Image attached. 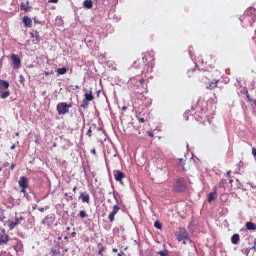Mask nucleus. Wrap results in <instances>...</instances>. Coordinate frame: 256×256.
I'll list each match as a JSON object with an SVG mask.
<instances>
[{
    "instance_id": "obj_11",
    "label": "nucleus",
    "mask_w": 256,
    "mask_h": 256,
    "mask_svg": "<svg viewBox=\"0 0 256 256\" xmlns=\"http://www.w3.org/2000/svg\"><path fill=\"white\" fill-rule=\"evenodd\" d=\"M120 208L117 206H114L112 212L108 216V220H110V222H113L114 220V216L116 214L118 213L120 211Z\"/></svg>"
},
{
    "instance_id": "obj_6",
    "label": "nucleus",
    "mask_w": 256,
    "mask_h": 256,
    "mask_svg": "<svg viewBox=\"0 0 256 256\" xmlns=\"http://www.w3.org/2000/svg\"><path fill=\"white\" fill-rule=\"evenodd\" d=\"M11 58L14 63V69H19L21 66V60L20 58L15 54H12Z\"/></svg>"
},
{
    "instance_id": "obj_2",
    "label": "nucleus",
    "mask_w": 256,
    "mask_h": 256,
    "mask_svg": "<svg viewBox=\"0 0 256 256\" xmlns=\"http://www.w3.org/2000/svg\"><path fill=\"white\" fill-rule=\"evenodd\" d=\"M186 188L185 180L184 178H180L176 180L174 190L176 192H183L186 190Z\"/></svg>"
},
{
    "instance_id": "obj_8",
    "label": "nucleus",
    "mask_w": 256,
    "mask_h": 256,
    "mask_svg": "<svg viewBox=\"0 0 256 256\" xmlns=\"http://www.w3.org/2000/svg\"><path fill=\"white\" fill-rule=\"evenodd\" d=\"M94 99V97L92 94V92L86 93L84 94V99L83 100V104L82 106L84 108H86L88 106V102H91Z\"/></svg>"
},
{
    "instance_id": "obj_25",
    "label": "nucleus",
    "mask_w": 256,
    "mask_h": 256,
    "mask_svg": "<svg viewBox=\"0 0 256 256\" xmlns=\"http://www.w3.org/2000/svg\"><path fill=\"white\" fill-rule=\"evenodd\" d=\"M10 96V92H4L1 96V97L3 99H6Z\"/></svg>"
},
{
    "instance_id": "obj_13",
    "label": "nucleus",
    "mask_w": 256,
    "mask_h": 256,
    "mask_svg": "<svg viewBox=\"0 0 256 256\" xmlns=\"http://www.w3.org/2000/svg\"><path fill=\"white\" fill-rule=\"evenodd\" d=\"M217 196V189L216 186H215L213 188V192H210L208 197V202H211L212 201L214 200Z\"/></svg>"
},
{
    "instance_id": "obj_35",
    "label": "nucleus",
    "mask_w": 256,
    "mask_h": 256,
    "mask_svg": "<svg viewBox=\"0 0 256 256\" xmlns=\"http://www.w3.org/2000/svg\"><path fill=\"white\" fill-rule=\"evenodd\" d=\"M58 2V0H50L49 2H52L54 4H56Z\"/></svg>"
},
{
    "instance_id": "obj_56",
    "label": "nucleus",
    "mask_w": 256,
    "mask_h": 256,
    "mask_svg": "<svg viewBox=\"0 0 256 256\" xmlns=\"http://www.w3.org/2000/svg\"><path fill=\"white\" fill-rule=\"evenodd\" d=\"M70 230V227H68V228H67V230Z\"/></svg>"
},
{
    "instance_id": "obj_44",
    "label": "nucleus",
    "mask_w": 256,
    "mask_h": 256,
    "mask_svg": "<svg viewBox=\"0 0 256 256\" xmlns=\"http://www.w3.org/2000/svg\"><path fill=\"white\" fill-rule=\"evenodd\" d=\"M77 190V187L76 186H74V188H73V192L76 193V191Z\"/></svg>"
},
{
    "instance_id": "obj_24",
    "label": "nucleus",
    "mask_w": 256,
    "mask_h": 256,
    "mask_svg": "<svg viewBox=\"0 0 256 256\" xmlns=\"http://www.w3.org/2000/svg\"><path fill=\"white\" fill-rule=\"evenodd\" d=\"M80 216L82 218H86L88 216V215L87 214H86V212H84V210H81L80 211Z\"/></svg>"
},
{
    "instance_id": "obj_3",
    "label": "nucleus",
    "mask_w": 256,
    "mask_h": 256,
    "mask_svg": "<svg viewBox=\"0 0 256 256\" xmlns=\"http://www.w3.org/2000/svg\"><path fill=\"white\" fill-rule=\"evenodd\" d=\"M244 14L246 17L250 18L248 20L252 26L256 20V10L253 8H250L246 10Z\"/></svg>"
},
{
    "instance_id": "obj_1",
    "label": "nucleus",
    "mask_w": 256,
    "mask_h": 256,
    "mask_svg": "<svg viewBox=\"0 0 256 256\" xmlns=\"http://www.w3.org/2000/svg\"><path fill=\"white\" fill-rule=\"evenodd\" d=\"M199 79L202 82L205 84L206 88L210 90H213L216 88L218 83L219 82L218 80H214V81L210 80L204 76H199Z\"/></svg>"
},
{
    "instance_id": "obj_49",
    "label": "nucleus",
    "mask_w": 256,
    "mask_h": 256,
    "mask_svg": "<svg viewBox=\"0 0 256 256\" xmlns=\"http://www.w3.org/2000/svg\"><path fill=\"white\" fill-rule=\"evenodd\" d=\"M16 148V145L15 144H14L12 147H11V150H13L15 148Z\"/></svg>"
},
{
    "instance_id": "obj_26",
    "label": "nucleus",
    "mask_w": 256,
    "mask_h": 256,
    "mask_svg": "<svg viewBox=\"0 0 256 256\" xmlns=\"http://www.w3.org/2000/svg\"><path fill=\"white\" fill-rule=\"evenodd\" d=\"M154 226L159 230H161L162 228L160 222H159L158 221H156L155 222Z\"/></svg>"
},
{
    "instance_id": "obj_52",
    "label": "nucleus",
    "mask_w": 256,
    "mask_h": 256,
    "mask_svg": "<svg viewBox=\"0 0 256 256\" xmlns=\"http://www.w3.org/2000/svg\"><path fill=\"white\" fill-rule=\"evenodd\" d=\"M234 180L232 178H230V183L232 184Z\"/></svg>"
},
{
    "instance_id": "obj_58",
    "label": "nucleus",
    "mask_w": 256,
    "mask_h": 256,
    "mask_svg": "<svg viewBox=\"0 0 256 256\" xmlns=\"http://www.w3.org/2000/svg\"><path fill=\"white\" fill-rule=\"evenodd\" d=\"M141 134V133H140V132L138 130V134Z\"/></svg>"
},
{
    "instance_id": "obj_41",
    "label": "nucleus",
    "mask_w": 256,
    "mask_h": 256,
    "mask_svg": "<svg viewBox=\"0 0 256 256\" xmlns=\"http://www.w3.org/2000/svg\"><path fill=\"white\" fill-rule=\"evenodd\" d=\"M91 153L94 154H96V150L95 149H93L91 150Z\"/></svg>"
},
{
    "instance_id": "obj_48",
    "label": "nucleus",
    "mask_w": 256,
    "mask_h": 256,
    "mask_svg": "<svg viewBox=\"0 0 256 256\" xmlns=\"http://www.w3.org/2000/svg\"><path fill=\"white\" fill-rule=\"evenodd\" d=\"M124 254V253L122 252V253H120L118 254V256H122Z\"/></svg>"
},
{
    "instance_id": "obj_5",
    "label": "nucleus",
    "mask_w": 256,
    "mask_h": 256,
    "mask_svg": "<svg viewBox=\"0 0 256 256\" xmlns=\"http://www.w3.org/2000/svg\"><path fill=\"white\" fill-rule=\"evenodd\" d=\"M72 106V104H67L65 102L59 104L57 106L58 112H68L69 108Z\"/></svg>"
},
{
    "instance_id": "obj_60",
    "label": "nucleus",
    "mask_w": 256,
    "mask_h": 256,
    "mask_svg": "<svg viewBox=\"0 0 256 256\" xmlns=\"http://www.w3.org/2000/svg\"><path fill=\"white\" fill-rule=\"evenodd\" d=\"M224 180H222V181L220 182H222V183H224Z\"/></svg>"
},
{
    "instance_id": "obj_7",
    "label": "nucleus",
    "mask_w": 256,
    "mask_h": 256,
    "mask_svg": "<svg viewBox=\"0 0 256 256\" xmlns=\"http://www.w3.org/2000/svg\"><path fill=\"white\" fill-rule=\"evenodd\" d=\"M30 36L32 38H34L32 40L34 44H36L40 42L41 40V36L37 30L30 32Z\"/></svg>"
},
{
    "instance_id": "obj_46",
    "label": "nucleus",
    "mask_w": 256,
    "mask_h": 256,
    "mask_svg": "<svg viewBox=\"0 0 256 256\" xmlns=\"http://www.w3.org/2000/svg\"><path fill=\"white\" fill-rule=\"evenodd\" d=\"M39 210L41 212H44V208H39Z\"/></svg>"
},
{
    "instance_id": "obj_47",
    "label": "nucleus",
    "mask_w": 256,
    "mask_h": 256,
    "mask_svg": "<svg viewBox=\"0 0 256 256\" xmlns=\"http://www.w3.org/2000/svg\"><path fill=\"white\" fill-rule=\"evenodd\" d=\"M112 252L114 253H116L118 252V250L116 248H113Z\"/></svg>"
},
{
    "instance_id": "obj_63",
    "label": "nucleus",
    "mask_w": 256,
    "mask_h": 256,
    "mask_svg": "<svg viewBox=\"0 0 256 256\" xmlns=\"http://www.w3.org/2000/svg\"><path fill=\"white\" fill-rule=\"evenodd\" d=\"M60 114H64L65 113L64 112H62V113H60Z\"/></svg>"
},
{
    "instance_id": "obj_28",
    "label": "nucleus",
    "mask_w": 256,
    "mask_h": 256,
    "mask_svg": "<svg viewBox=\"0 0 256 256\" xmlns=\"http://www.w3.org/2000/svg\"><path fill=\"white\" fill-rule=\"evenodd\" d=\"M64 196L68 198L67 201H72L74 199L73 196H69L67 192L64 194Z\"/></svg>"
},
{
    "instance_id": "obj_18",
    "label": "nucleus",
    "mask_w": 256,
    "mask_h": 256,
    "mask_svg": "<svg viewBox=\"0 0 256 256\" xmlns=\"http://www.w3.org/2000/svg\"><path fill=\"white\" fill-rule=\"evenodd\" d=\"M246 228L250 230H256V224L252 222H248L246 224Z\"/></svg>"
},
{
    "instance_id": "obj_12",
    "label": "nucleus",
    "mask_w": 256,
    "mask_h": 256,
    "mask_svg": "<svg viewBox=\"0 0 256 256\" xmlns=\"http://www.w3.org/2000/svg\"><path fill=\"white\" fill-rule=\"evenodd\" d=\"M18 184L19 186L21 188H26L28 186V180L24 176H22L20 178Z\"/></svg>"
},
{
    "instance_id": "obj_53",
    "label": "nucleus",
    "mask_w": 256,
    "mask_h": 256,
    "mask_svg": "<svg viewBox=\"0 0 256 256\" xmlns=\"http://www.w3.org/2000/svg\"><path fill=\"white\" fill-rule=\"evenodd\" d=\"M44 74H46V76H48V75H49V74H49V72H44Z\"/></svg>"
},
{
    "instance_id": "obj_4",
    "label": "nucleus",
    "mask_w": 256,
    "mask_h": 256,
    "mask_svg": "<svg viewBox=\"0 0 256 256\" xmlns=\"http://www.w3.org/2000/svg\"><path fill=\"white\" fill-rule=\"evenodd\" d=\"M176 235L177 236L178 240L180 242L186 240L190 242V240L188 238V234L184 228H180L178 231L176 233Z\"/></svg>"
},
{
    "instance_id": "obj_19",
    "label": "nucleus",
    "mask_w": 256,
    "mask_h": 256,
    "mask_svg": "<svg viewBox=\"0 0 256 256\" xmlns=\"http://www.w3.org/2000/svg\"><path fill=\"white\" fill-rule=\"evenodd\" d=\"M84 6L85 8L88 9H90L92 8L93 3L91 0H86L84 2Z\"/></svg>"
},
{
    "instance_id": "obj_51",
    "label": "nucleus",
    "mask_w": 256,
    "mask_h": 256,
    "mask_svg": "<svg viewBox=\"0 0 256 256\" xmlns=\"http://www.w3.org/2000/svg\"><path fill=\"white\" fill-rule=\"evenodd\" d=\"M18 219H20V222L21 220H24V218L22 216L20 218Z\"/></svg>"
},
{
    "instance_id": "obj_32",
    "label": "nucleus",
    "mask_w": 256,
    "mask_h": 256,
    "mask_svg": "<svg viewBox=\"0 0 256 256\" xmlns=\"http://www.w3.org/2000/svg\"><path fill=\"white\" fill-rule=\"evenodd\" d=\"M92 132V128L90 127L88 130V132L86 134V135L88 136L89 137H90L92 136V134H91Z\"/></svg>"
},
{
    "instance_id": "obj_9",
    "label": "nucleus",
    "mask_w": 256,
    "mask_h": 256,
    "mask_svg": "<svg viewBox=\"0 0 256 256\" xmlns=\"http://www.w3.org/2000/svg\"><path fill=\"white\" fill-rule=\"evenodd\" d=\"M9 240L8 236L4 230H0V244H6Z\"/></svg>"
},
{
    "instance_id": "obj_20",
    "label": "nucleus",
    "mask_w": 256,
    "mask_h": 256,
    "mask_svg": "<svg viewBox=\"0 0 256 256\" xmlns=\"http://www.w3.org/2000/svg\"><path fill=\"white\" fill-rule=\"evenodd\" d=\"M188 75L189 78L194 77L198 75V72L194 70H190L188 72Z\"/></svg>"
},
{
    "instance_id": "obj_31",
    "label": "nucleus",
    "mask_w": 256,
    "mask_h": 256,
    "mask_svg": "<svg viewBox=\"0 0 256 256\" xmlns=\"http://www.w3.org/2000/svg\"><path fill=\"white\" fill-rule=\"evenodd\" d=\"M147 134H148V135L150 136L152 138H154V132L152 130L151 131H148L147 132Z\"/></svg>"
},
{
    "instance_id": "obj_14",
    "label": "nucleus",
    "mask_w": 256,
    "mask_h": 256,
    "mask_svg": "<svg viewBox=\"0 0 256 256\" xmlns=\"http://www.w3.org/2000/svg\"><path fill=\"white\" fill-rule=\"evenodd\" d=\"M10 86L9 83L4 80H0V89L1 90H6Z\"/></svg>"
},
{
    "instance_id": "obj_54",
    "label": "nucleus",
    "mask_w": 256,
    "mask_h": 256,
    "mask_svg": "<svg viewBox=\"0 0 256 256\" xmlns=\"http://www.w3.org/2000/svg\"><path fill=\"white\" fill-rule=\"evenodd\" d=\"M52 252L53 253H54V254H56V251L55 250H52Z\"/></svg>"
},
{
    "instance_id": "obj_15",
    "label": "nucleus",
    "mask_w": 256,
    "mask_h": 256,
    "mask_svg": "<svg viewBox=\"0 0 256 256\" xmlns=\"http://www.w3.org/2000/svg\"><path fill=\"white\" fill-rule=\"evenodd\" d=\"M79 198L81 199L83 202H86L88 204L90 203V196L88 194L84 195V194L83 192H82L79 197Z\"/></svg>"
},
{
    "instance_id": "obj_57",
    "label": "nucleus",
    "mask_w": 256,
    "mask_h": 256,
    "mask_svg": "<svg viewBox=\"0 0 256 256\" xmlns=\"http://www.w3.org/2000/svg\"><path fill=\"white\" fill-rule=\"evenodd\" d=\"M126 109V107H124L123 108H122L123 110H125Z\"/></svg>"
},
{
    "instance_id": "obj_55",
    "label": "nucleus",
    "mask_w": 256,
    "mask_h": 256,
    "mask_svg": "<svg viewBox=\"0 0 256 256\" xmlns=\"http://www.w3.org/2000/svg\"><path fill=\"white\" fill-rule=\"evenodd\" d=\"M16 136H19V133H18H18H16Z\"/></svg>"
},
{
    "instance_id": "obj_59",
    "label": "nucleus",
    "mask_w": 256,
    "mask_h": 256,
    "mask_svg": "<svg viewBox=\"0 0 256 256\" xmlns=\"http://www.w3.org/2000/svg\"><path fill=\"white\" fill-rule=\"evenodd\" d=\"M183 170H186V169H185V168H184V167L183 168Z\"/></svg>"
},
{
    "instance_id": "obj_42",
    "label": "nucleus",
    "mask_w": 256,
    "mask_h": 256,
    "mask_svg": "<svg viewBox=\"0 0 256 256\" xmlns=\"http://www.w3.org/2000/svg\"><path fill=\"white\" fill-rule=\"evenodd\" d=\"M252 249L256 251V242H254V246H253Z\"/></svg>"
},
{
    "instance_id": "obj_34",
    "label": "nucleus",
    "mask_w": 256,
    "mask_h": 256,
    "mask_svg": "<svg viewBox=\"0 0 256 256\" xmlns=\"http://www.w3.org/2000/svg\"><path fill=\"white\" fill-rule=\"evenodd\" d=\"M252 154L254 155V156L256 157V148H252Z\"/></svg>"
},
{
    "instance_id": "obj_33",
    "label": "nucleus",
    "mask_w": 256,
    "mask_h": 256,
    "mask_svg": "<svg viewBox=\"0 0 256 256\" xmlns=\"http://www.w3.org/2000/svg\"><path fill=\"white\" fill-rule=\"evenodd\" d=\"M21 9L23 10H24L25 11H27L28 10L27 8L25 7V6H24V4L23 3H22L21 4Z\"/></svg>"
},
{
    "instance_id": "obj_21",
    "label": "nucleus",
    "mask_w": 256,
    "mask_h": 256,
    "mask_svg": "<svg viewBox=\"0 0 256 256\" xmlns=\"http://www.w3.org/2000/svg\"><path fill=\"white\" fill-rule=\"evenodd\" d=\"M68 71V68H58L57 70V72L58 74L62 75L66 74Z\"/></svg>"
},
{
    "instance_id": "obj_43",
    "label": "nucleus",
    "mask_w": 256,
    "mask_h": 256,
    "mask_svg": "<svg viewBox=\"0 0 256 256\" xmlns=\"http://www.w3.org/2000/svg\"><path fill=\"white\" fill-rule=\"evenodd\" d=\"M230 173H231L230 171H229V172H227L226 174V176H229L230 177Z\"/></svg>"
},
{
    "instance_id": "obj_61",
    "label": "nucleus",
    "mask_w": 256,
    "mask_h": 256,
    "mask_svg": "<svg viewBox=\"0 0 256 256\" xmlns=\"http://www.w3.org/2000/svg\"><path fill=\"white\" fill-rule=\"evenodd\" d=\"M224 180H222V181L220 182H222V183H224Z\"/></svg>"
},
{
    "instance_id": "obj_22",
    "label": "nucleus",
    "mask_w": 256,
    "mask_h": 256,
    "mask_svg": "<svg viewBox=\"0 0 256 256\" xmlns=\"http://www.w3.org/2000/svg\"><path fill=\"white\" fill-rule=\"evenodd\" d=\"M8 226L10 230H13L17 225L16 222L9 220L8 222Z\"/></svg>"
},
{
    "instance_id": "obj_50",
    "label": "nucleus",
    "mask_w": 256,
    "mask_h": 256,
    "mask_svg": "<svg viewBox=\"0 0 256 256\" xmlns=\"http://www.w3.org/2000/svg\"><path fill=\"white\" fill-rule=\"evenodd\" d=\"M136 62H134V65H133V66H134V68H137V67H136Z\"/></svg>"
},
{
    "instance_id": "obj_16",
    "label": "nucleus",
    "mask_w": 256,
    "mask_h": 256,
    "mask_svg": "<svg viewBox=\"0 0 256 256\" xmlns=\"http://www.w3.org/2000/svg\"><path fill=\"white\" fill-rule=\"evenodd\" d=\"M23 22L24 24L26 27L30 28L32 26V20L28 16H24L23 18Z\"/></svg>"
},
{
    "instance_id": "obj_39",
    "label": "nucleus",
    "mask_w": 256,
    "mask_h": 256,
    "mask_svg": "<svg viewBox=\"0 0 256 256\" xmlns=\"http://www.w3.org/2000/svg\"><path fill=\"white\" fill-rule=\"evenodd\" d=\"M71 235L72 238H74V237H76V233L75 232H72Z\"/></svg>"
},
{
    "instance_id": "obj_10",
    "label": "nucleus",
    "mask_w": 256,
    "mask_h": 256,
    "mask_svg": "<svg viewBox=\"0 0 256 256\" xmlns=\"http://www.w3.org/2000/svg\"><path fill=\"white\" fill-rule=\"evenodd\" d=\"M114 175L116 180L117 182H120L121 183H122V180L126 177L124 174L120 170H114Z\"/></svg>"
},
{
    "instance_id": "obj_40",
    "label": "nucleus",
    "mask_w": 256,
    "mask_h": 256,
    "mask_svg": "<svg viewBox=\"0 0 256 256\" xmlns=\"http://www.w3.org/2000/svg\"><path fill=\"white\" fill-rule=\"evenodd\" d=\"M26 188H22V190H21L20 192L25 194L26 192Z\"/></svg>"
},
{
    "instance_id": "obj_29",
    "label": "nucleus",
    "mask_w": 256,
    "mask_h": 256,
    "mask_svg": "<svg viewBox=\"0 0 256 256\" xmlns=\"http://www.w3.org/2000/svg\"><path fill=\"white\" fill-rule=\"evenodd\" d=\"M105 250V248L104 247V246H102L101 248H100V250L98 251V254L101 256H104V254H103V252Z\"/></svg>"
},
{
    "instance_id": "obj_23",
    "label": "nucleus",
    "mask_w": 256,
    "mask_h": 256,
    "mask_svg": "<svg viewBox=\"0 0 256 256\" xmlns=\"http://www.w3.org/2000/svg\"><path fill=\"white\" fill-rule=\"evenodd\" d=\"M148 57H150L149 55L145 54L144 56V57L142 58V61H143L142 66H144V65L146 64V63L148 62Z\"/></svg>"
},
{
    "instance_id": "obj_30",
    "label": "nucleus",
    "mask_w": 256,
    "mask_h": 256,
    "mask_svg": "<svg viewBox=\"0 0 256 256\" xmlns=\"http://www.w3.org/2000/svg\"><path fill=\"white\" fill-rule=\"evenodd\" d=\"M149 118H147L146 119H145L144 118H139V122H144L146 121H148Z\"/></svg>"
},
{
    "instance_id": "obj_62",
    "label": "nucleus",
    "mask_w": 256,
    "mask_h": 256,
    "mask_svg": "<svg viewBox=\"0 0 256 256\" xmlns=\"http://www.w3.org/2000/svg\"><path fill=\"white\" fill-rule=\"evenodd\" d=\"M254 102V104H255V105L256 106V100Z\"/></svg>"
},
{
    "instance_id": "obj_27",
    "label": "nucleus",
    "mask_w": 256,
    "mask_h": 256,
    "mask_svg": "<svg viewBox=\"0 0 256 256\" xmlns=\"http://www.w3.org/2000/svg\"><path fill=\"white\" fill-rule=\"evenodd\" d=\"M158 254L160 256H169L167 250L160 252Z\"/></svg>"
},
{
    "instance_id": "obj_17",
    "label": "nucleus",
    "mask_w": 256,
    "mask_h": 256,
    "mask_svg": "<svg viewBox=\"0 0 256 256\" xmlns=\"http://www.w3.org/2000/svg\"><path fill=\"white\" fill-rule=\"evenodd\" d=\"M231 240L234 244H237L240 240L239 234H234L232 237Z\"/></svg>"
},
{
    "instance_id": "obj_45",
    "label": "nucleus",
    "mask_w": 256,
    "mask_h": 256,
    "mask_svg": "<svg viewBox=\"0 0 256 256\" xmlns=\"http://www.w3.org/2000/svg\"><path fill=\"white\" fill-rule=\"evenodd\" d=\"M14 167H15V164H12L11 166L10 169H11L12 170H13L14 169Z\"/></svg>"
},
{
    "instance_id": "obj_37",
    "label": "nucleus",
    "mask_w": 256,
    "mask_h": 256,
    "mask_svg": "<svg viewBox=\"0 0 256 256\" xmlns=\"http://www.w3.org/2000/svg\"><path fill=\"white\" fill-rule=\"evenodd\" d=\"M14 222H16V225L20 224V219L16 218Z\"/></svg>"
},
{
    "instance_id": "obj_38",
    "label": "nucleus",
    "mask_w": 256,
    "mask_h": 256,
    "mask_svg": "<svg viewBox=\"0 0 256 256\" xmlns=\"http://www.w3.org/2000/svg\"><path fill=\"white\" fill-rule=\"evenodd\" d=\"M246 97L250 101H252V100L250 98V94H248V92H246Z\"/></svg>"
},
{
    "instance_id": "obj_36",
    "label": "nucleus",
    "mask_w": 256,
    "mask_h": 256,
    "mask_svg": "<svg viewBox=\"0 0 256 256\" xmlns=\"http://www.w3.org/2000/svg\"><path fill=\"white\" fill-rule=\"evenodd\" d=\"M140 84L142 86L143 84H144L145 82V80L144 79H141L140 80Z\"/></svg>"
}]
</instances>
